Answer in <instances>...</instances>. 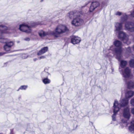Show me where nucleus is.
Returning a JSON list of instances; mask_svg holds the SVG:
<instances>
[{"mask_svg":"<svg viewBox=\"0 0 134 134\" xmlns=\"http://www.w3.org/2000/svg\"><path fill=\"white\" fill-rule=\"evenodd\" d=\"M82 14L81 11H74L70 12L66 14V16L69 18L73 20L71 22V24L72 25L78 26L82 24L84 21L80 17Z\"/></svg>","mask_w":134,"mask_h":134,"instance_id":"nucleus-1","label":"nucleus"},{"mask_svg":"<svg viewBox=\"0 0 134 134\" xmlns=\"http://www.w3.org/2000/svg\"><path fill=\"white\" fill-rule=\"evenodd\" d=\"M128 101H115L114 104V114L112 116V123L115 125H117V122L116 120V113L119 110V107H124L128 104Z\"/></svg>","mask_w":134,"mask_h":134,"instance_id":"nucleus-2","label":"nucleus"},{"mask_svg":"<svg viewBox=\"0 0 134 134\" xmlns=\"http://www.w3.org/2000/svg\"><path fill=\"white\" fill-rule=\"evenodd\" d=\"M68 31V28L65 25L60 24L56 26L54 31H51L50 34L55 37H58Z\"/></svg>","mask_w":134,"mask_h":134,"instance_id":"nucleus-3","label":"nucleus"},{"mask_svg":"<svg viewBox=\"0 0 134 134\" xmlns=\"http://www.w3.org/2000/svg\"><path fill=\"white\" fill-rule=\"evenodd\" d=\"M113 43L115 46L119 47V48H114V46H112L110 47V49L114 52L116 54V58L119 61L121 57V54L122 51V48L120 47L122 45V43L120 41L116 40Z\"/></svg>","mask_w":134,"mask_h":134,"instance_id":"nucleus-4","label":"nucleus"},{"mask_svg":"<svg viewBox=\"0 0 134 134\" xmlns=\"http://www.w3.org/2000/svg\"><path fill=\"white\" fill-rule=\"evenodd\" d=\"M34 26H35L32 25L30 26L27 25L23 24L19 25V29L21 31L28 34L31 32L32 31L31 27Z\"/></svg>","mask_w":134,"mask_h":134,"instance_id":"nucleus-5","label":"nucleus"},{"mask_svg":"<svg viewBox=\"0 0 134 134\" xmlns=\"http://www.w3.org/2000/svg\"><path fill=\"white\" fill-rule=\"evenodd\" d=\"M9 33V30L7 27L0 25V42H5V40L2 35L3 34H7Z\"/></svg>","mask_w":134,"mask_h":134,"instance_id":"nucleus-6","label":"nucleus"},{"mask_svg":"<svg viewBox=\"0 0 134 134\" xmlns=\"http://www.w3.org/2000/svg\"><path fill=\"white\" fill-rule=\"evenodd\" d=\"M119 38L122 40L124 42L128 44L130 43L128 36H126L124 32L122 31L119 32L118 36Z\"/></svg>","mask_w":134,"mask_h":134,"instance_id":"nucleus-7","label":"nucleus"},{"mask_svg":"<svg viewBox=\"0 0 134 134\" xmlns=\"http://www.w3.org/2000/svg\"><path fill=\"white\" fill-rule=\"evenodd\" d=\"M122 72L123 76L125 79H131L133 75L131 74L130 70L128 67L126 68Z\"/></svg>","mask_w":134,"mask_h":134,"instance_id":"nucleus-8","label":"nucleus"},{"mask_svg":"<svg viewBox=\"0 0 134 134\" xmlns=\"http://www.w3.org/2000/svg\"><path fill=\"white\" fill-rule=\"evenodd\" d=\"M125 29L131 32L134 31V23L130 22H126Z\"/></svg>","mask_w":134,"mask_h":134,"instance_id":"nucleus-9","label":"nucleus"},{"mask_svg":"<svg viewBox=\"0 0 134 134\" xmlns=\"http://www.w3.org/2000/svg\"><path fill=\"white\" fill-rule=\"evenodd\" d=\"M115 14L117 15L120 16L121 15L120 20L122 23L125 21L128 18V16L125 13H123L119 12H117L115 13Z\"/></svg>","mask_w":134,"mask_h":134,"instance_id":"nucleus-10","label":"nucleus"},{"mask_svg":"<svg viewBox=\"0 0 134 134\" xmlns=\"http://www.w3.org/2000/svg\"><path fill=\"white\" fill-rule=\"evenodd\" d=\"M134 92L132 91H128L125 93V96L124 99L122 100H128L129 98L132 97L133 95Z\"/></svg>","mask_w":134,"mask_h":134,"instance_id":"nucleus-11","label":"nucleus"},{"mask_svg":"<svg viewBox=\"0 0 134 134\" xmlns=\"http://www.w3.org/2000/svg\"><path fill=\"white\" fill-rule=\"evenodd\" d=\"M99 5V3L98 2H92L90 7L89 11L92 12Z\"/></svg>","mask_w":134,"mask_h":134,"instance_id":"nucleus-12","label":"nucleus"},{"mask_svg":"<svg viewBox=\"0 0 134 134\" xmlns=\"http://www.w3.org/2000/svg\"><path fill=\"white\" fill-rule=\"evenodd\" d=\"M80 38L78 37L74 36L71 38V43L73 44H76L80 42L81 41Z\"/></svg>","mask_w":134,"mask_h":134,"instance_id":"nucleus-13","label":"nucleus"},{"mask_svg":"<svg viewBox=\"0 0 134 134\" xmlns=\"http://www.w3.org/2000/svg\"><path fill=\"white\" fill-rule=\"evenodd\" d=\"M121 23H116L115 24V31H119L121 29L122 27V24L124 21L122 22L121 21Z\"/></svg>","mask_w":134,"mask_h":134,"instance_id":"nucleus-14","label":"nucleus"},{"mask_svg":"<svg viewBox=\"0 0 134 134\" xmlns=\"http://www.w3.org/2000/svg\"><path fill=\"white\" fill-rule=\"evenodd\" d=\"M123 116L126 119H129L130 116L129 109L128 108H127L124 109V113Z\"/></svg>","mask_w":134,"mask_h":134,"instance_id":"nucleus-15","label":"nucleus"},{"mask_svg":"<svg viewBox=\"0 0 134 134\" xmlns=\"http://www.w3.org/2000/svg\"><path fill=\"white\" fill-rule=\"evenodd\" d=\"M48 49V47H44L43 48L37 53V55H40L44 54L47 51Z\"/></svg>","mask_w":134,"mask_h":134,"instance_id":"nucleus-16","label":"nucleus"},{"mask_svg":"<svg viewBox=\"0 0 134 134\" xmlns=\"http://www.w3.org/2000/svg\"><path fill=\"white\" fill-rule=\"evenodd\" d=\"M127 87L130 89H132L134 88V81H130L127 82Z\"/></svg>","mask_w":134,"mask_h":134,"instance_id":"nucleus-17","label":"nucleus"},{"mask_svg":"<svg viewBox=\"0 0 134 134\" xmlns=\"http://www.w3.org/2000/svg\"><path fill=\"white\" fill-rule=\"evenodd\" d=\"M51 32H46L44 31L41 30L39 31L38 33L39 35L41 37H44L47 35H49V34H50Z\"/></svg>","mask_w":134,"mask_h":134,"instance_id":"nucleus-18","label":"nucleus"},{"mask_svg":"<svg viewBox=\"0 0 134 134\" xmlns=\"http://www.w3.org/2000/svg\"><path fill=\"white\" fill-rule=\"evenodd\" d=\"M129 130L131 132H134V120L131 122V125L129 127Z\"/></svg>","mask_w":134,"mask_h":134,"instance_id":"nucleus-19","label":"nucleus"},{"mask_svg":"<svg viewBox=\"0 0 134 134\" xmlns=\"http://www.w3.org/2000/svg\"><path fill=\"white\" fill-rule=\"evenodd\" d=\"M42 82L45 84L50 83L51 82V80L47 78H44L42 80Z\"/></svg>","mask_w":134,"mask_h":134,"instance_id":"nucleus-20","label":"nucleus"},{"mask_svg":"<svg viewBox=\"0 0 134 134\" xmlns=\"http://www.w3.org/2000/svg\"><path fill=\"white\" fill-rule=\"evenodd\" d=\"M127 62L125 60H121L120 62V66L122 68H124L127 65Z\"/></svg>","mask_w":134,"mask_h":134,"instance_id":"nucleus-21","label":"nucleus"},{"mask_svg":"<svg viewBox=\"0 0 134 134\" xmlns=\"http://www.w3.org/2000/svg\"><path fill=\"white\" fill-rule=\"evenodd\" d=\"M14 44V43L12 41H9L5 42V45L11 48Z\"/></svg>","mask_w":134,"mask_h":134,"instance_id":"nucleus-22","label":"nucleus"},{"mask_svg":"<svg viewBox=\"0 0 134 134\" xmlns=\"http://www.w3.org/2000/svg\"><path fill=\"white\" fill-rule=\"evenodd\" d=\"M4 50L8 52H9L11 49V48L10 47L7 46L5 44L4 46Z\"/></svg>","mask_w":134,"mask_h":134,"instance_id":"nucleus-23","label":"nucleus"},{"mask_svg":"<svg viewBox=\"0 0 134 134\" xmlns=\"http://www.w3.org/2000/svg\"><path fill=\"white\" fill-rule=\"evenodd\" d=\"M27 87V85H22L20 86L19 88V89L22 90H25Z\"/></svg>","mask_w":134,"mask_h":134,"instance_id":"nucleus-24","label":"nucleus"},{"mask_svg":"<svg viewBox=\"0 0 134 134\" xmlns=\"http://www.w3.org/2000/svg\"><path fill=\"white\" fill-rule=\"evenodd\" d=\"M27 55L26 54H23L22 57L23 59H25L27 57Z\"/></svg>","mask_w":134,"mask_h":134,"instance_id":"nucleus-25","label":"nucleus"},{"mask_svg":"<svg viewBox=\"0 0 134 134\" xmlns=\"http://www.w3.org/2000/svg\"><path fill=\"white\" fill-rule=\"evenodd\" d=\"M102 5L103 7L105 6H106L107 5V3L105 2H102Z\"/></svg>","mask_w":134,"mask_h":134,"instance_id":"nucleus-26","label":"nucleus"},{"mask_svg":"<svg viewBox=\"0 0 134 134\" xmlns=\"http://www.w3.org/2000/svg\"><path fill=\"white\" fill-rule=\"evenodd\" d=\"M45 58V56H41L38 57V59L40 60V59H44Z\"/></svg>","mask_w":134,"mask_h":134,"instance_id":"nucleus-27","label":"nucleus"},{"mask_svg":"<svg viewBox=\"0 0 134 134\" xmlns=\"http://www.w3.org/2000/svg\"><path fill=\"white\" fill-rule=\"evenodd\" d=\"M24 40L27 41H29L30 40V39L28 37H26L24 39Z\"/></svg>","mask_w":134,"mask_h":134,"instance_id":"nucleus-28","label":"nucleus"},{"mask_svg":"<svg viewBox=\"0 0 134 134\" xmlns=\"http://www.w3.org/2000/svg\"><path fill=\"white\" fill-rule=\"evenodd\" d=\"M127 51L129 52H130L131 51V48H130V47H129L127 49Z\"/></svg>","mask_w":134,"mask_h":134,"instance_id":"nucleus-29","label":"nucleus"},{"mask_svg":"<svg viewBox=\"0 0 134 134\" xmlns=\"http://www.w3.org/2000/svg\"><path fill=\"white\" fill-rule=\"evenodd\" d=\"M131 15L132 16L134 17V10L131 13Z\"/></svg>","mask_w":134,"mask_h":134,"instance_id":"nucleus-30","label":"nucleus"},{"mask_svg":"<svg viewBox=\"0 0 134 134\" xmlns=\"http://www.w3.org/2000/svg\"><path fill=\"white\" fill-rule=\"evenodd\" d=\"M131 103L132 105L134 106V101H131Z\"/></svg>","mask_w":134,"mask_h":134,"instance_id":"nucleus-31","label":"nucleus"},{"mask_svg":"<svg viewBox=\"0 0 134 134\" xmlns=\"http://www.w3.org/2000/svg\"><path fill=\"white\" fill-rule=\"evenodd\" d=\"M89 3V2H87V3H86V4L85 5H83V6H82L81 7V8H83L84 7H85V6H86V5H87Z\"/></svg>","mask_w":134,"mask_h":134,"instance_id":"nucleus-32","label":"nucleus"},{"mask_svg":"<svg viewBox=\"0 0 134 134\" xmlns=\"http://www.w3.org/2000/svg\"><path fill=\"white\" fill-rule=\"evenodd\" d=\"M131 113L134 115V108L132 109L131 110Z\"/></svg>","mask_w":134,"mask_h":134,"instance_id":"nucleus-33","label":"nucleus"},{"mask_svg":"<svg viewBox=\"0 0 134 134\" xmlns=\"http://www.w3.org/2000/svg\"><path fill=\"white\" fill-rule=\"evenodd\" d=\"M5 54L4 53H0V56L2 55Z\"/></svg>","mask_w":134,"mask_h":134,"instance_id":"nucleus-34","label":"nucleus"},{"mask_svg":"<svg viewBox=\"0 0 134 134\" xmlns=\"http://www.w3.org/2000/svg\"><path fill=\"white\" fill-rule=\"evenodd\" d=\"M121 121H122V123H124L126 122V121L124 120H122Z\"/></svg>","mask_w":134,"mask_h":134,"instance_id":"nucleus-35","label":"nucleus"},{"mask_svg":"<svg viewBox=\"0 0 134 134\" xmlns=\"http://www.w3.org/2000/svg\"><path fill=\"white\" fill-rule=\"evenodd\" d=\"M37 59V58H35L34 59V61H36Z\"/></svg>","mask_w":134,"mask_h":134,"instance_id":"nucleus-36","label":"nucleus"},{"mask_svg":"<svg viewBox=\"0 0 134 134\" xmlns=\"http://www.w3.org/2000/svg\"><path fill=\"white\" fill-rule=\"evenodd\" d=\"M133 50L134 51V46H133Z\"/></svg>","mask_w":134,"mask_h":134,"instance_id":"nucleus-37","label":"nucleus"},{"mask_svg":"<svg viewBox=\"0 0 134 134\" xmlns=\"http://www.w3.org/2000/svg\"><path fill=\"white\" fill-rule=\"evenodd\" d=\"M44 74H47V73H46V72H44Z\"/></svg>","mask_w":134,"mask_h":134,"instance_id":"nucleus-38","label":"nucleus"},{"mask_svg":"<svg viewBox=\"0 0 134 134\" xmlns=\"http://www.w3.org/2000/svg\"><path fill=\"white\" fill-rule=\"evenodd\" d=\"M20 89H19V88L17 90V91H18L19 90H20Z\"/></svg>","mask_w":134,"mask_h":134,"instance_id":"nucleus-39","label":"nucleus"},{"mask_svg":"<svg viewBox=\"0 0 134 134\" xmlns=\"http://www.w3.org/2000/svg\"><path fill=\"white\" fill-rule=\"evenodd\" d=\"M44 0H41V2H42Z\"/></svg>","mask_w":134,"mask_h":134,"instance_id":"nucleus-40","label":"nucleus"},{"mask_svg":"<svg viewBox=\"0 0 134 134\" xmlns=\"http://www.w3.org/2000/svg\"><path fill=\"white\" fill-rule=\"evenodd\" d=\"M133 100H134V98L133 99Z\"/></svg>","mask_w":134,"mask_h":134,"instance_id":"nucleus-41","label":"nucleus"}]
</instances>
